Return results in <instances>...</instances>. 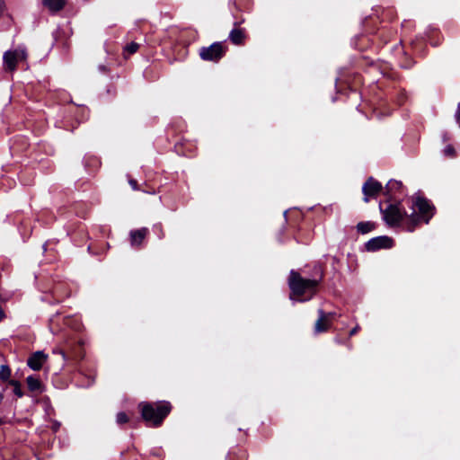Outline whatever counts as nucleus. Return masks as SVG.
Listing matches in <instances>:
<instances>
[{
	"mask_svg": "<svg viewBox=\"0 0 460 460\" xmlns=\"http://www.w3.org/2000/svg\"><path fill=\"white\" fill-rule=\"evenodd\" d=\"M139 408L144 420L155 427L163 422L171 411V405L166 402L156 404L142 402Z\"/></svg>",
	"mask_w": 460,
	"mask_h": 460,
	"instance_id": "obj_1",
	"label": "nucleus"
},
{
	"mask_svg": "<svg viewBox=\"0 0 460 460\" xmlns=\"http://www.w3.org/2000/svg\"><path fill=\"white\" fill-rule=\"evenodd\" d=\"M318 282L314 279H303L298 273L291 271L289 288L296 296H303L314 293Z\"/></svg>",
	"mask_w": 460,
	"mask_h": 460,
	"instance_id": "obj_2",
	"label": "nucleus"
},
{
	"mask_svg": "<svg viewBox=\"0 0 460 460\" xmlns=\"http://www.w3.org/2000/svg\"><path fill=\"white\" fill-rule=\"evenodd\" d=\"M225 54V49L220 42H215L209 47L202 48L199 51L200 58L203 60L217 61Z\"/></svg>",
	"mask_w": 460,
	"mask_h": 460,
	"instance_id": "obj_3",
	"label": "nucleus"
},
{
	"mask_svg": "<svg viewBox=\"0 0 460 460\" xmlns=\"http://www.w3.org/2000/svg\"><path fill=\"white\" fill-rule=\"evenodd\" d=\"M412 205L418 209L425 222L429 223L434 214V207L427 199L420 197L415 198Z\"/></svg>",
	"mask_w": 460,
	"mask_h": 460,
	"instance_id": "obj_4",
	"label": "nucleus"
},
{
	"mask_svg": "<svg viewBox=\"0 0 460 460\" xmlns=\"http://www.w3.org/2000/svg\"><path fill=\"white\" fill-rule=\"evenodd\" d=\"M26 58V53L22 49H17L14 51H6L4 54V65L5 69L13 71L15 69L18 61Z\"/></svg>",
	"mask_w": 460,
	"mask_h": 460,
	"instance_id": "obj_5",
	"label": "nucleus"
},
{
	"mask_svg": "<svg viewBox=\"0 0 460 460\" xmlns=\"http://www.w3.org/2000/svg\"><path fill=\"white\" fill-rule=\"evenodd\" d=\"M382 189V184L379 181L372 177L368 178L362 187L364 201L368 202L369 199L377 196Z\"/></svg>",
	"mask_w": 460,
	"mask_h": 460,
	"instance_id": "obj_6",
	"label": "nucleus"
},
{
	"mask_svg": "<svg viewBox=\"0 0 460 460\" xmlns=\"http://www.w3.org/2000/svg\"><path fill=\"white\" fill-rule=\"evenodd\" d=\"M402 213L397 205H389L383 210L384 219L389 226L398 225L403 217Z\"/></svg>",
	"mask_w": 460,
	"mask_h": 460,
	"instance_id": "obj_7",
	"label": "nucleus"
},
{
	"mask_svg": "<svg viewBox=\"0 0 460 460\" xmlns=\"http://www.w3.org/2000/svg\"><path fill=\"white\" fill-rule=\"evenodd\" d=\"M393 246V240L387 236H378L371 239L367 243L368 251H375L382 248H391Z\"/></svg>",
	"mask_w": 460,
	"mask_h": 460,
	"instance_id": "obj_8",
	"label": "nucleus"
},
{
	"mask_svg": "<svg viewBox=\"0 0 460 460\" xmlns=\"http://www.w3.org/2000/svg\"><path fill=\"white\" fill-rule=\"evenodd\" d=\"M48 355L43 353L42 351H36L28 358V366L32 370H40L43 364L47 361Z\"/></svg>",
	"mask_w": 460,
	"mask_h": 460,
	"instance_id": "obj_9",
	"label": "nucleus"
},
{
	"mask_svg": "<svg viewBox=\"0 0 460 460\" xmlns=\"http://www.w3.org/2000/svg\"><path fill=\"white\" fill-rule=\"evenodd\" d=\"M330 326V321L328 315L323 313V310H319V318L314 324L315 333H320L327 331Z\"/></svg>",
	"mask_w": 460,
	"mask_h": 460,
	"instance_id": "obj_10",
	"label": "nucleus"
},
{
	"mask_svg": "<svg viewBox=\"0 0 460 460\" xmlns=\"http://www.w3.org/2000/svg\"><path fill=\"white\" fill-rule=\"evenodd\" d=\"M148 234V229L143 227L130 232V242L132 245H140Z\"/></svg>",
	"mask_w": 460,
	"mask_h": 460,
	"instance_id": "obj_11",
	"label": "nucleus"
},
{
	"mask_svg": "<svg viewBox=\"0 0 460 460\" xmlns=\"http://www.w3.org/2000/svg\"><path fill=\"white\" fill-rule=\"evenodd\" d=\"M42 4L50 12L57 13L65 7L66 0H42Z\"/></svg>",
	"mask_w": 460,
	"mask_h": 460,
	"instance_id": "obj_12",
	"label": "nucleus"
},
{
	"mask_svg": "<svg viewBox=\"0 0 460 460\" xmlns=\"http://www.w3.org/2000/svg\"><path fill=\"white\" fill-rule=\"evenodd\" d=\"M229 39L234 45H242L245 40V32L242 29L234 28L230 31Z\"/></svg>",
	"mask_w": 460,
	"mask_h": 460,
	"instance_id": "obj_13",
	"label": "nucleus"
},
{
	"mask_svg": "<svg viewBox=\"0 0 460 460\" xmlns=\"http://www.w3.org/2000/svg\"><path fill=\"white\" fill-rule=\"evenodd\" d=\"M26 381H27L28 387L31 391L35 392V391L40 390L41 383L38 378H36L32 376H30L27 377Z\"/></svg>",
	"mask_w": 460,
	"mask_h": 460,
	"instance_id": "obj_14",
	"label": "nucleus"
},
{
	"mask_svg": "<svg viewBox=\"0 0 460 460\" xmlns=\"http://www.w3.org/2000/svg\"><path fill=\"white\" fill-rule=\"evenodd\" d=\"M358 230L362 234H367L374 228V225L370 222H360L357 225Z\"/></svg>",
	"mask_w": 460,
	"mask_h": 460,
	"instance_id": "obj_15",
	"label": "nucleus"
},
{
	"mask_svg": "<svg viewBox=\"0 0 460 460\" xmlns=\"http://www.w3.org/2000/svg\"><path fill=\"white\" fill-rule=\"evenodd\" d=\"M11 371L6 365H1L0 367V379L7 380L10 377Z\"/></svg>",
	"mask_w": 460,
	"mask_h": 460,
	"instance_id": "obj_16",
	"label": "nucleus"
},
{
	"mask_svg": "<svg viewBox=\"0 0 460 460\" xmlns=\"http://www.w3.org/2000/svg\"><path fill=\"white\" fill-rule=\"evenodd\" d=\"M138 48H139V45L137 43L131 42L125 47V52H127L128 54H133V53L137 52Z\"/></svg>",
	"mask_w": 460,
	"mask_h": 460,
	"instance_id": "obj_17",
	"label": "nucleus"
},
{
	"mask_svg": "<svg viewBox=\"0 0 460 460\" xmlns=\"http://www.w3.org/2000/svg\"><path fill=\"white\" fill-rule=\"evenodd\" d=\"M10 385L13 386L14 394L17 396L22 397V390H21L20 383L17 382V381L12 380V381H10Z\"/></svg>",
	"mask_w": 460,
	"mask_h": 460,
	"instance_id": "obj_18",
	"label": "nucleus"
},
{
	"mask_svg": "<svg viewBox=\"0 0 460 460\" xmlns=\"http://www.w3.org/2000/svg\"><path fill=\"white\" fill-rule=\"evenodd\" d=\"M401 187V182L397 181H390L387 185H386V189L388 190V191L390 190H393L394 189H398Z\"/></svg>",
	"mask_w": 460,
	"mask_h": 460,
	"instance_id": "obj_19",
	"label": "nucleus"
},
{
	"mask_svg": "<svg viewBox=\"0 0 460 460\" xmlns=\"http://www.w3.org/2000/svg\"><path fill=\"white\" fill-rule=\"evenodd\" d=\"M128 421V418L125 412H119L117 414V422L119 424H123Z\"/></svg>",
	"mask_w": 460,
	"mask_h": 460,
	"instance_id": "obj_20",
	"label": "nucleus"
},
{
	"mask_svg": "<svg viewBox=\"0 0 460 460\" xmlns=\"http://www.w3.org/2000/svg\"><path fill=\"white\" fill-rule=\"evenodd\" d=\"M410 220H411V223L412 224V226H409V231H413L414 229V226L418 223V216L415 215V213H412L411 216H410Z\"/></svg>",
	"mask_w": 460,
	"mask_h": 460,
	"instance_id": "obj_21",
	"label": "nucleus"
},
{
	"mask_svg": "<svg viewBox=\"0 0 460 460\" xmlns=\"http://www.w3.org/2000/svg\"><path fill=\"white\" fill-rule=\"evenodd\" d=\"M454 148L452 146H447L446 149H445V154L447 155H454Z\"/></svg>",
	"mask_w": 460,
	"mask_h": 460,
	"instance_id": "obj_22",
	"label": "nucleus"
},
{
	"mask_svg": "<svg viewBox=\"0 0 460 460\" xmlns=\"http://www.w3.org/2000/svg\"><path fill=\"white\" fill-rule=\"evenodd\" d=\"M128 183L130 184L133 190H137V183L135 180H129Z\"/></svg>",
	"mask_w": 460,
	"mask_h": 460,
	"instance_id": "obj_23",
	"label": "nucleus"
},
{
	"mask_svg": "<svg viewBox=\"0 0 460 460\" xmlns=\"http://www.w3.org/2000/svg\"><path fill=\"white\" fill-rule=\"evenodd\" d=\"M54 353H57V354H58V355H60V356H61V358H62L64 360H66V354H65V352H64V351H62V350H54Z\"/></svg>",
	"mask_w": 460,
	"mask_h": 460,
	"instance_id": "obj_24",
	"label": "nucleus"
},
{
	"mask_svg": "<svg viewBox=\"0 0 460 460\" xmlns=\"http://www.w3.org/2000/svg\"><path fill=\"white\" fill-rule=\"evenodd\" d=\"M358 326L357 325L356 327H354L350 332H349V336H352L354 334L357 333L358 330Z\"/></svg>",
	"mask_w": 460,
	"mask_h": 460,
	"instance_id": "obj_25",
	"label": "nucleus"
},
{
	"mask_svg": "<svg viewBox=\"0 0 460 460\" xmlns=\"http://www.w3.org/2000/svg\"><path fill=\"white\" fill-rule=\"evenodd\" d=\"M456 119H457V122L460 125V105L458 106V110H457V112H456Z\"/></svg>",
	"mask_w": 460,
	"mask_h": 460,
	"instance_id": "obj_26",
	"label": "nucleus"
},
{
	"mask_svg": "<svg viewBox=\"0 0 460 460\" xmlns=\"http://www.w3.org/2000/svg\"><path fill=\"white\" fill-rule=\"evenodd\" d=\"M99 69H100L101 71H103V72H105V71H106V67H105L104 66H99Z\"/></svg>",
	"mask_w": 460,
	"mask_h": 460,
	"instance_id": "obj_27",
	"label": "nucleus"
},
{
	"mask_svg": "<svg viewBox=\"0 0 460 460\" xmlns=\"http://www.w3.org/2000/svg\"><path fill=\"white\" fill-rule=\"evenodd\" d=\"M2 400H3V394H0V402H2Z\"/></svg>",
	"mask_w": 460,
	"mask_h": 460,
	"instance_id": "obj_28",
	"label": "nucleus"
}]
</instances>
